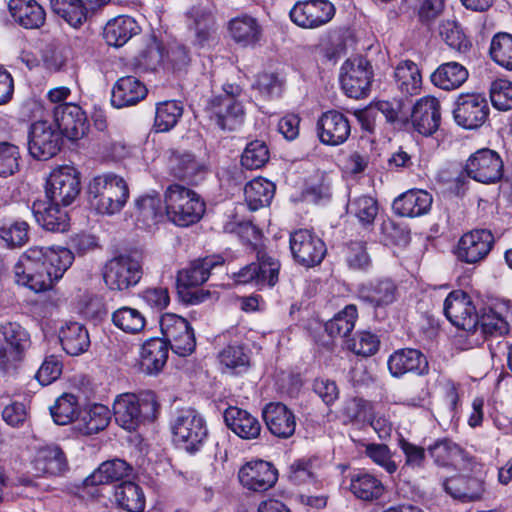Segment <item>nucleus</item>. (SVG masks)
<instances>
[{"label":"nucleus","mask_w":512,"mask_h":512,"mask_svg":"<svg viewBox=\"0 0 512 512\" xmlns=\"http://www.w3.org/2000/svg\"><path fill=\"white\" fill-rule=\"evenodd\" d=\"M73 261L74 255L67 248L32 246L15 263L14 281L36 293L48 291L63 277Z\"/></svg>","instance_id":"nucleus-1"},{"label":"nucleus","mask_w":512,"mask_h":512,"mask_svg":"<svg viewBox=\"0 0 512 512\" xmlns=\"http://www.w3.org/2000/svg\"><path fill=\"white\" fill-rule=\"evenodd\" d=\"M129 198L126 181L114 173L95 176L88 185L90 206L102 215L119 213Z\"/></svg>","instance_id":"nucleus-2"},{"label":"nucleus","mask_w":512,"mask_h":512,"mask_svg":"<svg viewBox=\"0 0 512 512\" xmlns=\"http://www.w3.org/2000/svg\"><path fill=\"white\" fill-rule=\"evenodd\" d=\"M164 201L166 215L177 226H190L198 222L205 212V203L200 196L180 184L166 188Z\"/></svg>","instance_id":"nucleus-3"},{"label":"nucleus","mask_w":512,"mask_h":512,"mask_svg":"<svg viewBox=\"0 0 512 512\" xmlns=\"http://www.w3.org/2000/svg\"><path fill=\"white\" fill-rule=\"evenodd\" d=\"M159 405L153 393L141 397L133 393L119 395L113 403L116 423L128 431L135 430L144 420H154Z\"/></svg>","instance_id":"nucleus-4"},{"label":"nucleus","mask_w":512,"mask_h":512,"mask_svg":"<svg viewBox=\"0 0 512 512\" xmlns=\"http://www.w3.org/2000/svg\"><path fill=\"white\" fill-rule=\"evenodd\" d=\"M171 429L176 445L191 454L201 449L208 435L203 417L194 409L178 411Z\"/></svg>","instance_id":"nucleus-5"},{"label":"nucleus","mask_w":512,"mask_h":512,"mask_svg":"<svg viewBox=\"0 0 512 512\" xmlns=\"http://www.w3.org/2000/svg\"><path fill=\"white\" fill-rule=\"evenodd\" d=\"M80 193V176L72 166H59L50 172L46 181L45 195L54 204L70 205Z\"/></svg>","instance_id":"nucleus-6"},{"label":"nucleus","mask_w":512,"mask_h":512,"mask_svg":"<svg viewBox=\"0 0 512 512\" xmlns=\"http://www.w3.org/2000/svg\"><path fill=\"white\" fill-rule=\"evenodd\" d=\"M102 274L109 289L123 291L137 285L143 271L138 260L129 255H119L105 263Z\"/></svg>","instance_id":"nucleus-7"},{"label":"nucleus","mask_w":512,"mask_h":512,"mask_svg":"<svg viewBox=\"0 0 512 512\" xmlns=\"http://www.w3.org/2000/svg\"><path fill=\"white\" fill-rule=\"evenodd\" d=\"M162 339L179 356L190 355L196 347L194 332L189 322L176 314L166 313L160 318Z\"/></svg>","instance_id":"nucleus-8"},{"label":"nucleus","mask_w":512,"mask_h":512,"mask_svg":"<svg viewBox=\"0 0 512 512\" xmlns=\"http://www.w3.org/2000/svg\"><path fill=\"white\" fill-rule=\"evenodd\" d=\"M289 245L293 259L304 267L319 265L327 252L323 240L308 229L291 232Z\"/></svg>","instance_id":"nucleus-9"},{"label":"nucleus","mask_w":512,"mask_h":512,"mask_svg":"<svg viewBox=\"0 0 512 512\" xmlns=\"http://www.w3.org/2000/svg\"><path fill=\"white\" fill-rule=\"evenodd\" d=\"M372 79V67L362 56L347 59L341 67L340 82L342 89L351 98L367 95Z\"/></svg>","instance_id":"nucleus-10"},{"label":"nucleus","mask_w":512,"mask_h":512,"mask_svg":"<svg viewBox=\"0 0 512 512\" xmlns=\"http://www.w3.org/2000/svg\"><path fill=\"white\" fill-rule=\"evenodd\" d=\"M2 373L13 375L29 345V335L16 322H8L2 326Z\"/></svg>","instance_id":"nucleus-11"},{"label":"nucleus","mask_w":512,"mask_h":512,"mask_svg":"<svg viewBox=\"0 0 512 512\" xmlns=\"http://www.w3.org/2000/svg\"><path fill=\"white\" fill-rule=\"evenodd\" d=\"M61 145V133L53 123L40 120L31 125L28 149L33 158L48 160L60 151Z\"/></svg>","instance_id":"nucleus-12"},{"label":"nucleus","mask_w":512,"mask_h":512,"mask_svg":"<svg viewBox=\"0 0 512 512\" xmlns=\"http://www.w3.org/2000/svg\"><path fill=\"white\" fill-rule=\"evenodd\" d=\"M280 263L265 253H259L252 262L232 274L237 284H254L258 289L273 287L278 282Z\"/></svg>","instance_id":"nucleus-13"},{"label":"nucleus","mask_w":512,"mask_h":512,"mask_svg":"<svg viewBox=\"0 0 512 512\" xmlns=\"http://www.w3.org/2000/svg\"><path fill=\"white\" fill-rule=\"evenodd\" d=\"M289 15L300 28L316 29L334 17L335 7L328 0H302L294 4Z\"/></svg>","instance_id":"nucleus-14"},{"label":"nucleus","mask_w":512,"mask_h":512,"mask_svg":"<svg viewBox=\"0 0 512 512\" xmlns=\"http://www.w3.org/2000/svg\"><path fill=\"white\" fill-rule=\"evenodd\" d=\"M453 115L459 126L465 129H476L487 120L489 105L482 94H460L456 100Z\"/></svg>","instance_id":"nucleus-15"},{"label":"nucleus","mask_w":512,"mask_h":512,"mask_svg":"<svg viewBox=\"0 0 512 512\" xmlns=\"http://www.w3.org/2000/svg\"><path fill=\"white\" fill-rule=\"evenodd\" d=\"M494 245V236L488 229H474L459 239L455 249L457 259L466 264L483 261Z\"/></svg>","instance_id":"nucleus-16"},{"label":"nucleus","mask_w":512,"mask_h":512,"mask_svg":"<svg viewBox=\"0 0 512 512\" xmlns=\"http://www.w3.org/2000/svg\"><path fill=\"white\" fill-rule=\"evenodd\" d=\"M443 312L446 318L456 327L465 331L475 330L478 326V315L470 297L461 290L452 291L444 301Z\"/></svg>","instance_id":"nucleus-17"},{"label":"nucleus","mask_w":512,"mask_h":512,"mask_svg":"<svg viewBox=\"0 0 512 512\" xmlns=\"http://www.w3.org/2000/svg\"><path fill=\"white\" fill-rule=\"evenodd\" d=\"M238 479L247 490L265 492L276 484L278 471L270 462L253 460L241 466Z\"/></svg>","instance_id":"nucleus-18"},{"label":"nucleus","mask_w":512,"mask_h":512,"mask_svg":"<svg viewBox=\"0 0 512 512\" xmlns=\"http://www.w3.org/2000/svg\"><path fill=\"white\" fill-rule=\"evenodd\" d=\"M467 175L482 183H494L503 175V162L500 156L490 150L482 149L475 152L465 165Z\"/></svg>","instance_id":"nucleus-19"},{"label":"nucleus","mask_w":512,"mask_h":512,"mask_svg":"<svg viewBox=\"0 0 512 512\" xmlns=\"http://www.w3.org/2000/svg\"><path fill=\"white\" fill-rule=\"evenodd\" d=\"M56 129L69 140L85 136L88 130L87 118L80 106L73 103L60 104L54 109Z\"/></svg>","instance_id":"nucleus-20"},{"label":"nucleus","mask_w":512,"mask_h":512,"mask_svg":"<svg viewBox=\"0 0 512 512\" xmlns=\"http://www.w3.org/2000/svg\"><path fill=\"white\" fill-rule=\"evenodd\" d=\"M443 488L453 499L463 503L480 501L486 493L485 480L481 473L448 478L443 482Z\"/></svg>","instance_id":"nucleus-21"},{"label":"nucleus","mask_w":512,"mask_h":512,"mask_svg":"<svg viewBox=\"0 0 512 512\" xmlns=\"http://www.w3.org/2000/svg\"><path fill=\"white\" fill-rule=\"evenodd\" d=\"M317 131L320 141L325 145L337 146L343 144L351 133L348 118L341 112L329 110L324 112L317 121Z\"/></svg>","instance_id":"nucleus-22"},{"label":"nucleus","mask_w":512,"mask_h":512,"mask_svg":"<svg viewBox=\"0 0 512 512\" xmlns=\"http://www.w3.org/2000/svg\"><path fill=\"white\" fill-rule=\"evenodd\" d=\"M441 121V105L437 98L425 96L413 106L411 123L421 135L430 136L435 133Z\"/></svg>","instance_id":"nucleus-23"},{"label":"nucleus","mask_w":512,"mask_h":512,"mask_svg":"<svg viewBox=\"0 0 512 512\" xmlns=\"http://www.w3.org/2000/svg\"><path fill=\"white\" fill-rule=\"evenodd\" d=\"M30 468L34 477L59 476L68 469V463L59 446L47 445L37 449Z\"/></svg>","instance_id":"nucleus-24"},{"label":"nucleus","mask_w":512,"mask_h":512,"mask_svg":"<svg viewBox=\"0 0 512 512\" xmlns=\"http://www.w3.org/2000/svg\"><path fill=\"white\" fill-rule=\"evenodd\" d=\"M211 120L223 130H234L243 122L245 111L240 101L232 98L213 97L208 104Z\"/></svg>","instance_id":"nucleus-25"},{"label":"nucleus","mask_w":512,"mask_h":512,"mask_svg":"<svg viewBox=\"0 0 512 512\" xmlns=\"http://www.w3.org/2000/svg\"><path fill=\"white\" fill-rule=\"evenodd\" d=\"M61 204L53 201L37 200L33 203L32 212L39 225L51 232H65L70 226L69 216Z\"/></svg>","instance_id":"nucleus-26"},{"label":"nucleus","mask_w":512,"mask_h":512,"mask_svg":"<svg viewBox=\"0 0 512 512\" xmlns=\"http://www.w3.org/2000/svg\"><path fill=\"white\" fill-rule=\"evenodd\" d=\"M388 369L394 377H401L407 373L423 375L428 372V362L417 349H399L390 355Z\"/></svg>","instance_id":"nucleus-27"},{"label":"nucleus","mask_w":512,"mask_h":512,"mask_svg":"<svg viewBox=\"0 0 512 512\" xmlns=\"http://www.w3.org/2000/svg\"><path fill=\"white\" fill-rule=\"evenodd\" d=\"M263 418L269 431L278 438L287 439L295 432V415L282 403L267 404L263 410Z\"/></svg>","instance_id":"nucleus-28"},{"label":"nucleus","mask_w":512,"mask_h":512,"mask_svg":"<svg viewBox=\"0 0 512 512\" xmlns=\"http://www.w3.org/2000/svg\"><path fill=\"white\" fill-rule=\"evenodd\" d=\"M8 10L13 20L24 29H39L46 19L43 7L35 0H9Z\"/></svg>","instance_id":"nucleus-29"},{"label":"nucleus","mask_w":512,"mask_h":512,"mask_svg":"<svg viewBox=\"0 0 512 512\" xmlns=\"http://www.w3.org/2000/svg\"><path fill=\"white\" fill-rule=\"evenodd\" d=\"M147 95L145 85L133 76L119 78L113 86L111 103L116 108L133 106Z\"/></svg>","instance_id":"nucleus-30"},{"label":"nucleus","mask_w":512,"mask_h":512,"mask_svg":"<svg viewBox=\"0 0 512 512\" xmlns=\"http://www.w3.org/2000/svg\"><path fill=\"white\" fill-rule=\"evenodd\" d=\"M224 420L229 429L242 439H256L261 432L259 420L246 410L229 407L224 412Z\"/></svg>","instance_id":"nucleus-31"},{"label":"nucleus","mask_w":512,"mask_h":512,"mask_svg":"<svg viewBox=\"0 0 512 512\" xmlns=\"http://www.w3.org/2000/svg\"><path fill=\"white\" fill-rule=\"evenodd\" d=\"M431 194L425 190H409L393 202V210L403 217H418L426 214L432 205Z\"/></svg>","instance_id":"nucleus-32"},{"label":"nucleus","mask_w":512,"mask_h":512,"mask_svg":"<svg viewBox=\"0 0 512 512\" xmlns=\"http://www.w3.org/2000/svg\"><path fill=\"white\" fill-rule=\"evenodd\" d=\"M224 259L221 256H207L193 261L189 267L178 272L179 286L194 287L202 285L210 276L211 270L221 266Z\"/></svg>","instance_id":"nucleus-33"},{"label":"nucleus","mask_w":512,"mask_h":512,"mask_svg":"<svg viewBox=\"0 0 512 512\" xmlns=\"http://www.w3.org/2000/svg\"><path fill=\"white\" fill-rule=\"evenodd\" d=\"M168 359V346L160 338H152L144 342L140 352V367L146 374H157L165 366Z\"/></svg>","instance_id":"nucleus-34"},{"label":"nucleus","mask_w":512,"mask_h":512,"mask_svg":"<svg viewBox=\"0 0 512 512\" xmlns=\"http://www.w3.org/2000/svg\"><path fill=\"white\" fill-rule=\"evenodd\" d=\"M59 340L63 350L71 355L78 356L90 346V338L86 327L78 322H67L59 330Z\"/></svg>","instance_id":"nucleus-35"},{"label":"nucleus","mask_w":512,"mask_h":512,"mask_svg":"<svg viewBox=\"0 0 512 512\" xmlns=\"http://www.w3.org/2000/svg\"><path fill=\"white\" fill-rule=\"evenodd\" d=\"M397 293V286L391 279H380L362 286L359 298L374 307H383L392 304L397 298Z\"/></svg>","instance_id":"nucleus-36"},{"label":"nucleus","mask_w":512,"mask_h":512,"mask_svg":"<svg viewBox=\"0 0 512 512\" xmlns=\"http://www.w3.org/2000/svg\"><path fill=\"white\" fill-rule=\"evenodd\" d=\"M349 489L356 498L363 501L377 500L385 491L383 483L376 476L362 471L350 475Z\"/></svg>","instance_id":"nucleus-37"},{"label":"nucleus","mask_w":512,"mask_h":512,"mask_svg":"<svg viewBox=\"0 0 512 512\" xmlns=\"http://www.w3.org/2000/svg\"><path fill=\"white\" fill-rule=\"evenodd\" d=\"M469 72L458 62L441 64L431 75L432 83L440 89L450 91L462 86L468 79Z\"/></svg>","instance_id":"nucleus-38"},{"label":"nucleus","mask_w":512,"mask_h":512,"mask_svg":"<svg viewBox=\"0 0 512 512\" xmlns=\"http://www.w3.org/2000/svg\"><path fill=\"white\" fill-rule=\"evenodd\" d=\"M132 467L122 459H113L103 462L90 476L85 480L87 486L108 484L114 481H120L128 476Z\"/></svg>","instance_id":"nucleus-39"},{"label":"nucleus","mask_w":512,"mask_h":512,"mask_svg":"<svg viewBox=\"0 0 512 512\" xmlns=\"http://www.w3.org/2000/svg\"><path fill=\"white\" fill-rule=\"evenodd\" d=\"M274 193L275 185L262 177L251 180L244 187L245 201L251 211L268 206Z\"/></svg>","instance_id":"nucleus-40"},{"label":"nucleus","mask_w":512,"mask_h":512,"mask_svg":"<svg viewBox=\"0 0 512 512\" xmlns=\"http://www.w3.org/2000/svg\"><path fill=\"white\" fill-rule=\"evenodd\" d=\"M205 170V165L196 160L190 153L174 155L171 160L172 174L178 179L193 184L198 183L203 178Z\"/></svg>","instance_id":"nucleus-41"},{"label":"nucleus","mask_w":512,"mask_h":512,"mask_svg":"<svg viewBox=\"0 0 512 512\" xmlns=\"http://www.w3.org/2000/svg\"><path fill=\"white\" fill-rule=\"evenodd\" d=\"M114 499L117 505L127 512H142L145 496L139 485L125 481L115 487Z\"/></svg>","instance_id":"nucleus-42"},{"label":"nucleus","mask_w":512,"mask_h":512,"mask_svg":"<svg viewBox=\"0 0 512 512\" xmlns=\"http://www.w3.org/2000/svg\"><path fill=\"white\" fill-rule=\"evenodd\" d=\"M427 451L439 466L456 465L466 459L464 450L447 438L436 440L428 446Z\"/></svg>","instance_id":"nucleus-43"},{"label":"nucleus","mask_w":512,"mask_h":512,"mask_svg":"<svg viewBox=\"0 0 512 512\" xmlns=\"http://www.w3.org/2000/svg\"><path fill=\"white\" fill-rule=\"evenodd\" d=\"M50 5L53 12L73 29H79L88 20L82 0H50Z\"/></svg>","instance_id":"nucleus-44"},{"label":"nucleus","mask_w":512,"mask_h":512,"mask_svg":"<svg viewBox=\"0 0 512 512\" xmlns=\"http://www.w3.org/2000/svg\"><path fill=\"white\" fill-rule=\"evenodd\" d=\"M395 81L403 94H418L422 83L418 66L411 60L400 62L395 69Z\"/></svg>","instance_id":"nucleus-45"},{"label":"nucleus","mask_w":512,"mask_h":512,"mask_svg":"<svg viewBox=\"0 0 512 512\" xmlns=\"http://www.w3.org/2000/svg\"><path fill=\"white\" fill-rule=\"evenodd\" d=\"M165 208L157 195H146L136 201V219L145 227L156 225L164 217Z\"/></svg>","instance_id":"nucleus-46"},{"label":"nucleus","mask_w":512,"mask_h":512,"mask_svg":"<svg viewBox=\"0 0 512 512\" xmlns=\"http://www.w3.org/2000/svg\"><path fill=\"white\" fill-rule=\"evenodd\" d=\"M221 369L224 373L238 374L249 366V356L242 345L226 346L218 355Z\"/></svg>","instance_id":"nucleus-47"},{"label":"nucleus","mask_w":512,"mask_h":512,"mask_svg":"<svg viewBox=\"0 0 512 512\" xmlns=\"http://www.w3.org/2000/svg\"><path fill=\"white\" fill-rule=\"evenodd\" d=\"M348 213L360 222L364 227L373 225L378 214L377 201L366 195L358 196L349 200L347 205Z\"/></svg>","instance_id":"nucleus-48"},{"label":"nucleus","mask_w":512,"mask_h":512,"mask_svg":"<svg viewBox=\"0 0 512 512\" xmlns=\"http://www.w3.org/2000/svg\"><path fill=\"white\" fill-rule=\"evenodd\" d=\"M54 422L58 425H67L79 415V403L75 395L64 393L59 396L54 405L50 407Z\"/></svg>","instance_id":"nucleus-49"},{"label":"nucleus","mask_w":512,"mask_h":512,"mask_svg":"<svg viewBox=\"0 0 512 512\" xmlns=\"http://www.w3.org/2000/svg\"><path fill=\"white\" fill-rule=\"evenodd\" d=\"M357 316L356 306L349 304L326 323L325 329L332 337H346L353 330Z\"/></svg>","instance_id":"nucleus-50"},{"label":"nucleus","mask_w":512,"mask_h":512,"mask_svg":"<svg viewBox=\"0 0 512 512\" xmlns=\"http://www.w3.org/2000/svg\"><path fill=\"white\" fill-rule=\"evenodd\" d=\"M489 55L496 64L512 71V34H494Z\"/></svg>","instance_id":"nucleus-51"},{"label":"nucleus","mask_w":512,"mask_h":512,"mask_svg":"<svg viewBox=\"0 0 512 512\" xmlns=\"http://www.w3.org/2000/svg\"><path fill=\"white\" fill-rule=\"evenodd\" d=\"M112 321L115 326L126 333L136 334L145 327V317L135 308L121 307L112 314Z\"/></svg>","instance_id":"nucleus-52"},{"label":"nucleus","mask_w":512,"mask_h":512,"mask_svg":"<svg viewBox=\"0 0 512 512\" xmlns=\"http://www.w3.org/2000/svg\"><path fill=\"white\" fill-rule=\"evenodd\" d=\"M111 420L109 408L102 404H94L85 413L82 418V432L86 435L96 434L104 430Z\"/></svg>","instance_id":"nucleus-53"},{"label":"nucleus","mask_w":512,"mask_h":512,"mask_svg":"<svg viewBox=\"0 0 512 512\" xmlns=\"http://www.w3.org/2000/svg\"><path fill=\"white\" fill-rule=\"evenodd\" d=\"M183 109L176 101H165L156 107L155 128L158 132L172 129L182 116Z\"/></svg>","instance_id":"nucleus-54"},{"label":"nucleus","mask_w":512,"mask_h":512,"mask_svg":"<svg viewBox=\"0 0 512 512\" xmlns=\"http://www.w3.org/2000/svg\"><path fill=\"white\" fill-rule=\"evenodd\" d=\"M269 149L264 141L255 140L247 144L241 156V164L246 169H259L269 160Z\"/></svg>","instance_id":"nucleus-55"},{"label":"nucleus","mask_w":512,"mask_h":512,"mask_svg":"<svg viewBox=\"0 0 512 512\" xmlns=\"http://www.w3.org/2000/svg\"><path fill=\"white\" fill-rule=\"evenodd\" d=\"M490 98L493 106L500 111L512 108V82L506 79H497L490 87Z\"/></svg>","instance_id":"nucleus-56"},{"label":"nucleus","mask_w":512,"mask_h":512,"mask_svg":"<svg viewBox=\"0 0 512 512\" xmlns=\"http://www.w3.org/2000/svg\"><path fill=\"white\" fill-rule=\"evenodd\" d=\"M379 344L378 337L370 332H361L346 342L349 350L363 357L374 355L379 349Z\"/></svg>","instance_id":"nucleus-57"},{"label":"nucleus","mask_w":512,"mask_h":512,"mask_svg":"<svg viewBox=\"0 0 512 512\" xmlns=\"http://www.w3.org/2000/svg\"><path fill=\"white\" fill-rule=\"evenodd\" d=\"M365 455L376 465L382 467L387 473L393 474L397 471L398 465L392 459V453L385 444H366Z\"/></svg>","instance_id":"nucleus-58"},{"label":"nucleus","mask_w":512,"mask_h":512,"mask_svg":"<svg viewBox=\"0 0 512 512\" xmlns=\"http://www.w3.org/2000/svg\"><path fill=\"white\" fill-rule=\"evenodd\" d=\"M283 82L277 73L264 72L257 76L253 87L264 97L272 98L281 94Z\"/></svg>","instance_id":"nucleus-59"},{"label":"nucleus","mask_w":512,"mask_h":512,"mask_svg":"<svg viewBox=\"0 0 512 512\" xmlns=\"http://www.w3.org/2000/svg\"><path fill=\"white\" fill-rule=\"evenodd\" d=\"M398 445L405 456V465L412 469L424 467L426 460L425 449L400 437Z\"/></svg>","instance_id":"nucleus-60"},{"label":"nucleus","mask_w":512,"mask_h":512,"mask_svg":"<svg viewBox=\"0 0 512 512\" xmlns=\"http://www.w3.org/2000/svg\"><path fill=\"white\" fill-rule=\"evenodd\" d=\"M140 299L151 309L161 311L170 303V296L166 287H148L139 293Z\"/></svg>","instance_id":"nucleus-61"},{"label":"nucleus","mask_w":512,"mask_h":512,"mask_svg":"<svg viewBox=\"0 0 512 512\" xmlns=\"http://www.w3.org/2000/svg\"><path fill=\"white\" fill-rule=\"evenodd\" d=\"M370 257L366 251V244L362 241H352L348 245L347 263L355 270H365L370 266Z\"/></svg>","instance_id":"nucleus-62"},{"label":"nucleus","mask_w":512,"mask_h":512,"mask_svg":"<svg viewBox=\"0 0 512 512\" xmlns=\"http://www.w3.org/2000/svg\"><path fill=\"white\" fill-rule=\"evenodd\" d=\"M62 368V362L58 357L48 356L38 369L36 377L42 385H49L60 377Z\"/></svg>","instance_id":"nucleus-63"},{"label":"nucleus","mask_w":512,"mask_h":512,"mask_svg":"<svg viewBox=\"0 0 512 512\" xmlns=\"http://www.w3.org/2000/svg\"><path fill=\"white\" fill-rule=\"evenodd\" d=\"M2 240L10 248L21 247L28 240V224L17 221L8 228L2 229Z\"/></svg>","instance_id":"nucleus-64"}]
</instances>
